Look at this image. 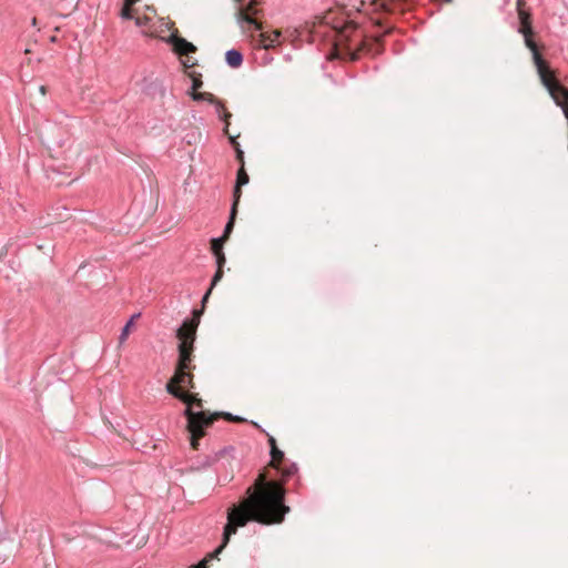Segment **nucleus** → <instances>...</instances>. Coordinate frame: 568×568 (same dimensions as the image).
<instances>
[{"label":"nucleus","mask_w":568,"mask_h":568,"mask_svg":"<svg viewBox=\"0 0 568 568\" xmlns=\"http://www.w3.org/2000/svg\"><path fill=\"white\" fill-rule=\"evenodd\" d=\"M409 8V0H361L354 14L328 11L323 23L334 31L336 58L356 61L364 55L381 54L383 37L392 31L382 16L404 14Z\"/></svg>","instance_id":"nucleus-1"},{"label":"nucleus","mask_w":568,"mask_h":568,"mask_svg":"<svg viewBox=\"0 0 568 568\" xmlns=\"http://www.w3.org/2000/svg\"><path fill=\"white\" fill-rule=\"evenodd\" d=\"M287 483L281 481L267 470H261L245 496L227 509V523L224 526V541H230L237 528L250 521L264 526L282 524L291 508L285 504Z\"/></svg>","instance_id":"nucleus-2"},{"label":"nucleus","mask_w":568,"mask_h":568,"mask_svg":"<svg viewBox=\"0 0 568 568\" xmlns=\"http://www.w3.org/2000/svg\"><path fill=\"white\" fill-rule=\"evenodd\" d=\"M191 369L175 368L173 377L166 384V392L186 405L183 415L187 420L186 429L190 433L191 447L199 449L200 439L206 434V429L213 425L219 414H207L204 410L191 409L192 393L183 390V387L193 388V375Z\"/></svg>","instance_id":"nucleus-3"},{"label":"nucleus","mask_w":568,"mask_h":568,"mask_svg":"<svg viewBox=\"0 0 568 568\" xmlns=\"http://www.w3.org/2000/svg\"><path fill=\"white\" fill-rule=\"evenodd\" d=\"M519 27L517 31L523 34L525 45L530 50L532 54L534 64L537 69L539 78L552 72L549 63L542 58L540 48L535 41V31L532 28V13L530 8L525 10H518Z\"/></svg>","instance_id":"nucleus-4"},{"label":"nucleus","mask_w":568,"mask_h":568,"mask_svg":"<svg viewBox=\"0 0 568 568\" xmlns=\"http://www.w3.org/2000/svg\"><path fill=\"white\" fill-rule=\"evenodd\" d=\"M270 455L271 460L264 470L270 471L272 476L284 483H288L291 478L297 475L296 464L290 463L281 449L273 447V449H270Z\"/></svg>","instance_id":"nucleus-5"},{"label":"nucleus","mask_w":568,"mask_h":568,"mask_svg":"<svg viewBox=\"0 0 568 568\" xmlns=\"http://www.w3.org/2000/svg\"><path fill=\"white\" fill-rule=\"evenodd\" d=\"M190 95L194 101H206L211 104H214L220 120H222L225 124L223 131L225 134H229L230 119L232 116V113L226 110L224 102L210 92L197 91L191 92Z\"/></svg>","instance_id":"nucleus-6"},{"label":"nucleus","mask_w":568,"mask_h":568,"mask_svg":"<svg viewBox=\"0 0 568 568\" xmlns=\"http://www.w3.org/2000/svg\"><path fill=\"white\" fill-rule=\"evenodd\" d=\"M226 241L222 237H216L211 240V251L215 256L216 262V272L213 275V285H216L223 277L224 271L223 267L226 263V257L223 252V245Z\"/></svg>","instance_id":"nucleus-7"},{"label":"nucleus","mask_w":568,"mask_h":568,"mask_svg":"<svg viewBox=\"0 0 568 568\" xmlns=\"http://www.w3.org/2000/svg\"><path fill=\"white\" fill-rule=\"evenodd\" d=\"M196 329L197 323L189 324L183 322L181 327H179L176 331L179 344H184L185 346H194Z\"/></svg>","instance_id":"nucleus-8"},{"label":"nucleus","mask_w":568,"mask_h":568,"mask_svg":"<svg viewBox=\"0 0 568 568\" xmlns=\"http://www.w3.org/2000/svg\"><path fill=\"white\" fill-rule=\"evenodd\" d=\"M280 37L281 32L278 30H274L272 32H261L254 39V48L260 50H268L270 48H274L275 44L278 43Z\"/></svg>","instance_id":"nucleus-9"},{"label":"nucleus","mask_w":568,"mask_h":568,"mask_svg":"<svg viewBox=\"0 0 568 568\" xmlns=\"http://www.w3.org/2000/svg\"><path fill=\"white\" fill-rule=\"evenodd\" d=\"M194 346H185L184 344L178 345V362L175 368L180 369H193L195 366L192 365Z\"/></svg>","instance_id":"nucleus-10"},{"label":"nucleus","mask_w":568,"mask_h":568,"mask_svg":"<svg viewBox=\"0 0 568 568\" xmlns=\"http://www.w3.org/2000/svg\"><path fill=\"white\" fill-rule=\"evenodd\" d=\"M168 41L173 45L174 52L179 55H189L196 51V47L182 37L172 34Z\"/></svg>","instance_id":"nucleus-11"},{"label":"nucleus","mask_w":568,"mask_h":568,"mask_svg":"<svg viewBox=\"0 0 568 568\" xmlns=\"http://www.w3.org/2000/svg\"><path fill=\"white\" fill-rule=\"evenodd\" d=\"M250 181V176L246 173L244 165H241V168L237 171L236 174V183L233 190V202L234 204H239L241 196H242V186L246 185Z\"/></svg>","instance_id":"nucleus-12"},{"label":"nucleus","mask_w":568,"mask_h":568,"mask_svg":"<svg viewBox=\"0 0 568 568\" xmlns=\"http://www.w3.org/2000/svg\"><path fill=\"white\" fill-rule=\"evenodd\" d=\"M237 209H239V204L232 203L229 221L224 227L223 234L220 236V237L224 239L225 241L229 240V237L233 231V227L235 224V219L237 215Z\"/></svg>","instance_id":"nucleus-13"},{"label":"nucleus","mask_w":568,"mask_h":568,"mask_svg":"<svg viewBox=\"0 0 568 568\" xmlns=\"http://www.w3.org/2000/svg\"><path fill=\"white\" fill-rule=\"evenodd\" d=\"M258 4L257 0H251L245 7L241 8L237 12L239 21L243 22V14L255 18L261 13V10L256 8Z\"/></svg>","instance_id":"nucleus-14"},{"label":"nucleus","mask_w":568,"mask_h":568,"mask_svg":"<svg viewBox=\"0 0 568 568\" xmlns=\"http://www.w3.org/2000/svg\"><path fill=\"white\" fill-rule=\"evenodd\" d=\"M226 63L231 68H240L243 63V54L235 49H231L225 53Z\"/></svg>","instance_id":"nucleus-15"},{"label":"nucleus","mask_w":568,"mask_h":568,"mask_svg":"<svg viewBox=\"0 0 568 568\" xmlns=\"http://www.w3.org/2000/svg\"><path fill=\"white\" fill-rule=\"evenodd\" d=\"M139 316H140L139 313L132 315L130 321L124 325V327L122 328V332L120 334V337H119L120 343H123L128 338V336L130 334V328L133 325L134 320L138 318Z\"/></svg>","instance_id":"nucleus-16"},{"label":"nucleus","mask_w":568,"mask_h":568,"mask_svg":"<svg viewBox=\"0 0 568 568\" xmlns=\"http://www.w3.org/2000/svg\"><path fill=\"white\" fill-rule=\"evenodd\" d=\"M243 22H246V23L251 24L254 28V30L257 31L258 33L264 32L263 31L262 22L257 21L253 17H248L247 14H243Z\"/></svg>","instance_id":"nucleus-17"},{"label":"nucleus","mask_w":568,"mask_h":568,"mask_svg":"<svg viewBox=\"0 0 568 568\" xmlns=\"http://www.w3.org/2000/svg\"><path fill=\"white\" fill-rule=\"evenodd\" d=\"M189 75L192 79V92H197V90L203 85V81L201 79L202 75L196 72H191Z\"/></svg>","instance_id":"nucleus-18"},{"label":"nucleus","mask_w":568,"mask_h":568,"mask_svg":"<svg viewBox=\"0 0 568 568\" xmlns=\"http://www.w3.org/2000/svg\"><path fill=\"white\" fill-rule=\"evenodd\" d=\"M230 140L236 151V160L241 163V165H244V152L240 149V145L235 141V138L230 136Z\"/></svg>","instance_id":"nucleus-19"},{"label":"nucleus","mask_w":568,"mask_h":568,"mask_svg":"<svg viewBox=\"0 0 568 568\" xmlns=\"http://www.w3.org/2000/svg\"><path fill=\"white\" fill-rule=\"evenodd\" d=\"M217 414H219V417L215 420H217L220 417H223V418H225L229 422H234V423H243V422H245V419L243 417L234 416L231 413H217Z\"/></svg>","instance_id":"nucleus-20"},{"label":"nucleus","mask_w":568,"mask_h":568,"mask_svg":"<svg viewBox=\"0 0 568 568\" xmlns=\"http://www.w3.org/2000/svg\"><path fill=\"white\" fill-rule=\"evenodd\" d=\"M203 311H204L203 308H201V310H194V311L192 312V318H190V320L187 318V320H185L184 322H185V323H189V324L197 323V325H199V324H200V317H201V315L203 314Z\"/></svg>","instance_id":"nucleus-21"},{"label":"nucleus","mask_w":568,"mask_h":568,"mask_svg":"<svg viewBox=\"0 0 568 568\" xmlns=\"http://www.w3.org/2000/svg\"><path fill=\"white\" fill-rule=\"evenodd\" d=\"M260 432L266 434L267 436V442H268V445H270V448L273 449V447H277L276 445V440L273 436H271L270 434H267L257 423H252Z\"/></svg>","instance_id":"nucleus-22"},{"label":"nucleus","mask_w":568,"mask_h":568,"mask_svg":"<svg viewBox=\"0 0 568 568\" xmlns=\"http://www.w3.org/2000/svg\"><path fill=\"white\" fill-rule=\"evenodd\" d=\"M227 544H229V541H224V536H223L221 545L212 554H210L206 557L209 559V561L213 558H217L219 554H221V551L226 547Z\"/></svg>","instance_id":"nucleus-23"},{"label":"nucleus","mask_w":568,"mask_h":568,"mask_svg":"<svg viewBox=\"0 0 568 568\" xmlns=\"http://www.w3.org/2000/svg\"><path fill=\"white\" fill-rule=\"evenodd\" d=\"M194 397L191 398V409L193 410V407H196L199 409L203 408V400L201 398H197L196 394H192Z\"/></svg>","instance_id":"nucleus-24"},{"label":"nucleus","mask_w":568,"mask_h":568,"mask_svg":"<svg viewBox=\"0 0 568 568\" xmlns=\"http://www.w3.org/2000/svg\"><path fill=\"white\" fill-rule=\"evenodd\" d=\"M121 17L123 19H132L133 18V12H132V9L131 7H128V6H123L122 10H121Z\"/></svg>","instance_id":"nucleus-25"},{"label":"nucleus","mask_w":568,"mask_h":568,"mask_svg":"<svg viewBox=\"0 0 568 568\" xmlns=\"http://www.w3.org/2000/svg\"><path fill=\"white\" fill-rule=\"evenodd\" d=\"M214 286H215V285H213V281H212V282H211V285H210V287H209V290L205 292V294H204V296H203V298H202V301H201V304H202V308H203V310L205 308V305H206V303H207V301H209V297H210V295H211L212 290L214 288Z\"/></svg>","instance_id":"nucleus-26"},{"label":"nucleus","mask_w":568,"mask_h":568,"mask_svg":"<svg viewBox=\"0 0 568 568\" xmlns=\"http://www.w3.org/2000/svg\"><path fill=\"white\" fill-rule=\"evenodd\" d=\"M150 21V18L148 17H138L135 18V24L138 27L146 26Z\"/></svg>","instance_id":"nucleus-27"},{"label":"nucleus","mask_w":568,"mask_h":568,"mask_svg":"<svg viewBox=\"0 0 568 568\" xmlns=\"http://www.w3.org/2000/svg\"><path fill=\"white\" fill-rule=\"evenodd\" d=\"M525 9H529L527 7V3H526V0H517L516 1V10H525Z\"/></svg>","instance_id":"nucleus-28"},{"label":"nucleus","mask_w":568,"mask_h":568,"mask_svg":"<svg viewBox=\"0 0 568 568\" xmlns=\"http://www.w3.org/2000/svg\"><path fill=\"white\" fill-rule=\"evenodd\" d=\"M273 60V58L268 54L267 50H263L262 63L267 64Z\"/></svg>","instance_id":"nucleus-29"},{"label":"nucleus","mask_w":568,"mask_h":568,"mask_svg":"<svg viewBox=\"0 0 568 568\" xmlns=\"http://www.w3.org/2000/svg\"><path fill=\"white\" fill-rule=\"evenodd\" d=\"M209 559L204 558L201 561H199L196 565L191 566V568H207Z\"/></svg>","instance_id":"nucleus-30"},{"label":"nucleus","mask_w":568,"mask_h":568,"mask_svg":"<svg viewBox=\"0 0 568 568\" xmlns=\"http://www.w3.org/2000/svg\"><path fill=\"white\" fill-rule=\"evenodd\" d=\"M136 0H124V6L132 7Z\"/></svg>","instance_id":"nucleus-31"},{"label":"nucleus","mask_w":568,"mask_h":568,"mask_svg":"<svg viewBox=\"0 0 568 568\" xmlns=\"http://www.w3.org/2000/svg\"><path fill=\"white\" fill-rule=\"evenodd\" d=\"M433 2H439V3H452L453 0H432Z\"/></svg>","instance_id":"nucleus-32"},{"label":"nucleus","mask_w":568,"mask_h":568,"mask_svg":"<svg viewBox=\"0 0 568 568\" xmlns=\"http://www.w3.org/2000/svg\"><path fill=\"white\" fill-rule=\"evenodd\" d=\"M40 92H41L42 94H45V93H47V88H45L44 85H41V87H40Z\"/></svg>","instance_id":"nucleus-33"},{"label":"nucleus","mask_w":568,"mask_h":568,"mask_svg":"<svg viewBox=\"0 0 568 568\" xmlns=\"http://www.w3.org/2000/svg\"><path fill=\"white\" fill-rule=\"evenodd\" d=\"M37 23H38V20H37V18H36V17H33V18H32V21H31V24H32L33 27H36V26H37Z\"/></svg>","instance_id":"nucleus-34"},{"label":"nucleus","mask_w":568,"mask_h":568,"mask_svg":"<svg viewBox=\"0 0 568 568\" xmlns=\"http://www.w3.org/2000/svg\"><path fill=\"white\" fill-rule=\"evenodd\" d=\"M194 64H195V63H191V64H186V63H184V65H185L186 68H192V67H194Z\"/></svg>","instance_id":"nucleus-35"}]
</instances>
